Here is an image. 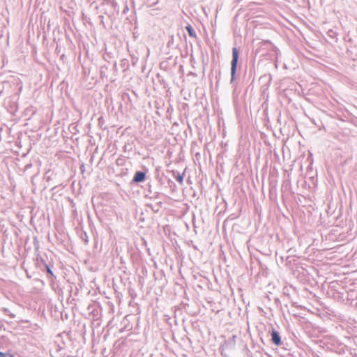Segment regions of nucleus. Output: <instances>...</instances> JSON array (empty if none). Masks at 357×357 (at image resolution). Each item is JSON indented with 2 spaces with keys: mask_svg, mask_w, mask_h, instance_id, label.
<instances>
[{
  "mask_svg": "<svg viewBox=\"0 0 357 357\" xmlns=\"http://www.w3.org/2000/svg\"><path fill=\"white\" fill-rule=\"evenodd\" d=\"M160 278V289L161 291L160 296L162 300L167 301L169 299H172L174 297V294L172 291L166 286L167 280L165 278V275L164 274V271L160 270L159 273H158V278Z\"/></svg>",
  "mask_w": 357,
  "mask_h": 357,
  "instance_id": "obj_1",
  "label": "nucleus"
},
{
  "mask_svg": "<svg viewBox=\"0 0 357 357\" xmlns=\"http://www.w3.org/2000/svg\"><path fill=\"white\" fill-rule=\"evenodd\" d=\"M240 52L236 47L232 48V59L231 61V80L230 83H232L235 78L237 70L238 63L239 61Z\"/></svg>",
  "mask_w": 357,
  "mask_h": 357,
  "instance_id": "obj_2",
  "label": "nucleus"
},
{
  "mask_svg": "<svg viewBox=\"0 0 357 357\" xmlns=\"http://www.w3.org/2000/svg\"><path fill=\"white\" fill-rule=\"evenodd\" d=\"M159 170L158 169V172ZM160 184L162 188L164 190L169 189L171 190H174L175 187V183L173 181L171 180L169 176L162 174H159L158 172V184Z\"/></svg>",
  "mask_w": 357,
  "mask_h": 357,
  "instance_id": "obj_3",
  "label": "nucleus"
},
{
  "mask_svg": "<svg viewBox=\"0 0 357 357\" xmlns=\"http://www.w3.org/2000/svg\"><path fill=\"white\" fill-rule=\"evenodd\" d=\"M271 342L273 344H274L275 346H280L282 345V340L280 337V333L276 331L274 328H272L271 332Z\"/></svg>",
  "mask_w": 357,
  "mask_h": 357,
  "instance_id": "obj_4",
  "label": "nucleus"
},
{
  "mask_svg": "<svg viewBox=\"0 0 357 357\" xmlns=\"http://www.w3.org/2000/svg\"><path fill=\"white\" fill-rule=\"evenodd\" d=\"M157 77H158V82L160 83V84L161 86H162L164 92L167 96V93L169 92V91H168V89H167V86L168 85L167 81V77H165L164 75H160L159 73H158Z\"/></svg>",
  "mask_w": 357,
  "mask_h": 357,
  "instance_id": "obj_5",
  "label": "nucleus"
},
{
  "mask_svg": "<svg viewBox=\"0 0 357 357\" xmlns=\"http://www.w3.org/2000/svg\"><path fill=\"white\" fill-rule=\"evenodd\" d=\"M160 68L164 70L166 77H170V73L169 72L170 67L168 61H164L160 63Z\"/></svg>",
  "mask_w": 357,
  "mask_h": 357,
  "instance_id": "obj_6",
  "label": "nucleus"
},
{
  "mask_svg": "<svg viewBox=\"0 0 357 357\" xmlns=\"http://www.w3.org/2000/svg\"><path fill=\"white\" fill-rule=\"evenodd\" d=\"M165 144V146L162 149L160 150V151L162 153H165V158H167V156L168 157H170L172 154V151H171V147L169 146H167L166 145V142H165V140L163 139L162 140V145Z\"/></svg>",
  "mask_w": 357,
  "mask_h": 357,
  "instance_id": "obj_7",
  "label": "nucleus"
},
{
  "mask_svg": "<svg viewBox=\"0 0 357 357\" xmlns=\"http://www.w3.org/2000/svg\"><path fill=\"white\" fill-rule=\"evenodd\" d=\"M167 174H171L181 185H183L184 172L183 174H180L178 172L172 171V172H167Z\"/></svg>",
  "mask_w": 357,
  "mask_h": 357,
  "instance_id": "obj_8",
  "label": "nucleus"
},
{
  "mask_svg": "<svg viewBox=\"0 0 357 357\" xmlns=\"http://www.w3.org/2000/svg\"><path fill=\"white\" fill-rule=\"evenodd\" d=\"M145 179V174L142 172H136L133 181L135 182H142Z\"/></svg>",
  "mask_w": 357,
  "mask_h": 357,
  "instance_id": "obj_9",
  "label": "nucleus"
},
{
  "mask_svg": "<svg viewBox=\"0 0 357 357\" xmlns=\"http://www.w3.org/2000/svg\"><path fill=\"white\" fill-rule=\"evenodd\" d=\"M185 29H186L190 37H191V38L197 37L196 32H195L194 28L190 24H188L185 26Z\"/></svg>",
  "mask_w": 357,
  "mask_h": 357,
  "instance_id": "obj_10",
  "label": "nucleus"
},
{
  "mask_svg": "<svg viewBox=\"0 0 357 357\" xmlns=\"http://www.w3.org/2000/svg\"><path fill=\"white\" fill-rule=\"evenodd\" d=\"M328 37L334 39L335 42L337 40V33L333 29H329L326 33Z\"/></svg>",
  "mask_w": 357,
  "mask_h": 357,
  "instance_id": "obj_11",
  "label": "nucleus"
},
{
  "mask_svg": "<svg viewBox=\"0 0 357 357\" xmlns=\"http://www.w3.org/2000/svg\"><path fill=\"white\" fill-rule=\"evenodd\" d=\"M295 259L291 257V256H287L285 259V264L287 266H289L292 261H294Z\"/></svg>",
  "mask_w": 357,
  "mask_h": 357,
  "instance_id": "obj_12",
  "label": "nucleus"
},
{
  "mask_svg": "<svg viewBox=\"0 0 357 357\" xmlns=\"http://www.w3.org/2000/svg\"><path fill=\"white\" fill-rule=\"evenodd\" d=\"M162 229H163V231L165 234V235H167V233L170 232V228H169V226H168V225L164 226L162 227Z\"/></svg>",
  "mask_w": 357,
  "mask_h": 357,
  "instance_id": "obj_13",
  "label": "nucleus"
},
{
  "mask_svg": "<svg viewBox=\"0 0 357 357\" xmlns=\"http://www.w3.org/2000/svg\"><path fill=\"white\" fill-rule=\"evenodd\" d=\"M160 130L161 132H165L167 130V128L165 124L162 125V128H161V127L160 128Z\"/></svg>",
  "mask_w": 357,
  "mask_h": 357,
  "instance_id": "obj_14",
  "label": "nucleus"
},
{
  "mask_svg": "<svg viewBox=\"0 0 357 357\" xmlns=\"http://www.w3.org/2000/svg\"><path fill=\"white\" fill-rule=\"evenodd\" d=\"M46 268H47V272L49 274H50L51 275H53V273H52V272L51 269L50 268V267H49L47 265L46 266Z\"/></svg>",
  "mask_w": 357,
  "mask_h": 357,
  "instance_id": "obj_15",
  "label": "nucleus"
},
{
  "mask_svg": "<svg viewBox=\"0 0 357 357\" xmlns=\"http://www.w3.org/2000/svg\"><path fill=\"white\" fill-rule=\"evenodd\" d=\"M344 349H345V346L344 345H341V348L340 349V353H342V352H344Z\"/></svg>",
  "mask_w": 357,
  "mask_h": 357,
  "instance_id": "obj_16",
  "label": "nucleus"
},
{
  "mask_svg": "<svg viewBox=\"0 0 357 357\" xmlns=\"http://www.w3.org/2000/svg\"><path fill=\"white\" fill-rule=\"evenodd\" d=\"M351 123L355 125L356 126H357V118L355 119H352L351 120Z\"/></svg>",
  "mask_w": 357,
  "mask_h": 357,
  "instance_id": "obj_17",
  "label": "nucleus"
},
{
  "mask_svg": "<svg viewBox=\"0 0 357 357\" xmlns=\"http://www.w3.org/2000/svg\"><path fill=\"white\" fill-rule=\"evenodd\" d=\"M206 65V63H204V67H203V77L205 75V66Z\"/></svg>",
  "mask_w": 357,
  "mask_h": 357,
  "instance_id": "obj_18",
  "label": "nucleus"
},
{
  "mask_svg": "<svg viewBox=\"0 0 357 357\" xmlns=\"http://www.w3.org/2000/svg\"><path fill=\"white\" fill-rule=\"evenodd\" d=\"M6 356V354L0 351V357H5Z\"/></svg>",
  "mask_w": 357,
  "mask_h": 357,
  "instance_id": "obj_19",
  "label": "nucleus"
},
{
  "mask_svg": "<svg viewBox=\"0 0 357 357\" xmlns=\"http://www.w3.org/2000/svg\"><path fill=\"white\" fill-rule=\"evenodd\" d=\"M195 156H196L197 159H198V158L200 157V153H197L195 154Z\"/></svg>",
  "mask_w": 357,
  "mask_h": 357,
  "instance_id": "obj_20",
  "label": "nucleus"
},
{
  "mask_svg": "<svg viewBox=\"0 0 357 357\" xmlns=\"http://www.w3.org/2000/svg\"><path fill=\"white\" fill-rule=\"evenodd\" d=\"M348 41H349V43H352V42H353V40H352L351 38H349V39L348 40Z\"/></svg>",
  "mask_w": 357,
  "mask_h": 357,
  "instance_id": "obj_21",
  "label": "nucleus"
},
{
  "mask_svg": "<svg viewBox=\"0 0 357 357\" xmlns=\"http://www.w3.org/2000/svg\"><path fill=\"white\" fill-rule=\"evenodd\" d=\"M8 357H15L13 354L8 355Z\"/></svg>",
  "mask_w": 357,
  "mask_h": 357,
  "instance_id": "obj_22",
  "label": "nucleus"
},
{
  "mask_svg": "<svg viewBox=\"0 0 357 357\" xmlns=\"http://www.w3.org/2000/svg\"><path fill=\"white\" fill-rule=\"evenodd\" d=\"M162 91H164V90L162 89ZM162 93H165V94H166L164 91L160 92V94H162ZM165 96H167V95H165Z\"/></svg>",
  "mask_w": 357,
  "mask_h": 357,
  "instance_id": "obj_23",
  "label": "nucleus"
},
{
  "mask_svg": "<svg viewBox=\"0 0 357 357\" xmlns=\"http://www.w3.org/2000/svg\"><path fill=\"white\" fill-rule=\"evenodd\" d=\"M162 204V202H158V204Z\"/></svg>",
  "mask_w": 357,
  "mask_h": 357,
  "instance_id": "obj_24",
  "label": "nucleus"
},
{
  "mask_svg": "<svg viewBox=\"0 0 357 357\" xmlns=\"http://www.w3.org/2000/svg\"><path fill=\"white\" fill-rule=\"evenodd\" d=\"M161 357H164L163 354H160Z\"/></svg>",
  "mask_w": 357,
  "mask_h": 357,
  "instance_id": "obj_25",
  "label": "nucleus"
}]
</instances>
